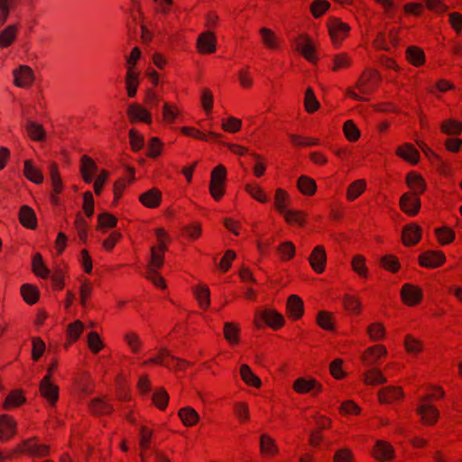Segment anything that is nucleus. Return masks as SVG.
Instances as JSON below:
<instances>
[{"label":"nucleus","mask_w":462,"mask_h":462,"mask_svg":"<svg viewBox=\"0 0 462 462\" xmlns=\"http://www.w3.org/2000/svg\"><path fill=\"white\" fill-rule=\"evenodd\" d=\"M171 363H174L172 367L179 370L184 369L185 366L189 365L187 361L172 356L166 348H162L159 351L158 356L152 357L149 361L144 362V365L159 364L167 368H171Z\"/></svg>","instance_id":"3"},{"label":"nucleus","mask_w":462,"mask_h":462,"mask_svg":"<svg viewBox=\"0 0 462 462\" xmlns=\"http://www.w3.org/2000/svg\"><path fill=\"white\" fill-rule=\"evenodd\" d=\"M374 454L377 459L383 461L393 457V449L388 443L378 441L375 445Z\"/></svg>","instance_id":"28"},{"label":"nucleus","mask_w":462,"mask_h":462,"mask_svg":"<svg viewBox=\"0 0 462 462\" xmlns=\"http://www.w3.org/2000/svg\"><path fill=\"white\" fill-rule=\"evenodd\" d=\"M50 175L52 182V189L55 193H60L62 189L61 180L59 175L58 167L56 164L50 165Z\"/></svg>","instance_id":"47"},{"label":"nucleus","mask_w":462,"mask_h":462,"mask_svg":"<svg viewBox=\"0 0 462 462\" xmlns=\"http://www.w3.org/2000/svg\"><path fill=\"white\" fill-rule=\"evenodd\" d=\"M16 423L14 419L8 415L0 416V438L8 439L15 433Z\"/></svg>","instance_id":"15"},{"label":"nucleus","mask_w":462,"mask_h":462,"mask_svg":"<svg viewBox=\"0 0 462 462\" xmlns=\"http://www.w3.org/2000/svg\"><path fill=\"white\" fill-rule=\"evenodd\" d=\"M19 219L21 224L30 229H34L37 226L36 215L32 208L23 205L20 208Z\"/></svg>","instance_id":"14"},{"label":"nucleus","mask_w":462,"mask_h":462,"mask_svg":"<svg viewBox=\"0 0 462 462\" xmlns=\"http://www.w3.org/2000/svg\"><path fill=\"white\" fill-rule=\"evenodd\" d=\"M417 412L421 416L424 423L433 424L439 418L438 410L429 403H423L417 408Z\"/></svg>","instance_id":"16"},{"label":"nucleus","mask_w":462,"mask_h":462,"mask_svg":"<svg viewBox=\"0 0 462 462\" xmlns=\"http://www.w3.org/2000/svg\"><path fill=\"white\" fill-rule=\"evenodd\" d=\"M329 4L324 0H317L311 5V12L315 17L321 16L328 8Z\"/></svg>","instance_id":"64"},{"label":"nucleus","mask_w":462,"mask_h":462,"mask_svg":"<svg viewBox=\"0 0 462 462\" xmlns=\"http://www.w3.org/2000/svg\"><path fill=\"white\" fill-rule=\"evenodd\" d=\"M126 88L128 96L133 97L136 95L138 86V74L132 70V67L129 68L126 73Z\"/></svg>","instance_id":"38"},{"label":"nucleus","mask_w":462,"mask_h":462,"mask_svg":"<svg viewBox=\"0 0 462 462\" xmlns=\"http://www.w3.org/2000/svg\"><path fill=\"white\" fill-rule=\"evenodd\" d=\"M247 192L256 200L262 203L268 201L267 197L263 194L262 189L257 185L248 184L246 185Z\"/></svg>","instance_id":"55"},{"label":"nucleus","mask_w":462,"mask_h":462,"mask_svg":"<svg viewBox=\"0 0 462 462\" xmlns=\"http://www.w3.org/2000/svg\"><path fill=\"white\" fill-rule=\"evenodd\" d=\"M198 48L201 52H214L216 51V38L212 32H207L198 38Z\"/></svg>","instance_id":"17"},{"label":"nucleus","mask_w":462,"mask_h":462,"mask_svg":"<svg viewBox=\"0 0 462 462\" xmlns=\"http://www.w3.org/2000/svg\"><path fill=\"white\" fill-rule=\"evenodd\" d=\"M445 261V255L441 252H426L420 256V265L428 268H436Z\"/></svg>","instance_id":"11"},{"label":"nucleus","mask_w":462,"mask_h":462,"mask_svg":"<svg viewBox=\"0 0 462 462\" xmlns=\"http://www.w3.org/2000/svg\"><path fill=\"white\" fill-rule=\"evenodd\" d=\"M260 448L262 453L265 455H274L278 452L274 440L265 434L260 437Z\"/></svg>","instance_id":"37"},{"label":"nucleus","mask_w":462,"mask_h":462,"mask_svg":"<svg viewBox=\"0 0 462 462\" xmlns=\"http://www.w3.org/2000/svg\"><path fill=\"white\" fill-rule=\"evenodd\" d=\"M407 58L414 66H420L424 62V53L417 47H409L407 49Z\"/></svg>","instance_id":"43"},{"label":"nucleus","mask_w":462,"mask_h":462,"mask_svg":"<svg viewBox=\"0 0 462 462\" xmlns=\"http://www.w3.org/2000/svg\"><path fill=\"white\" fill-rule=\"evenodd\" d=\"M57 366V362L53 361L48 367V374L43 377L40 383V391L42 395L51 403H55L59 398V388L51 382V374Z\"/></svg>","instance_id":"4"},{"label":"nucleus","mask_w":462,"mask_h":462,"mask_svg":"<svg viewBox=\"0 0 462 462\" xmlns=\"http://www.w3.org/2000/svg\"><path fill=\"white\" fill-rule=\"evenodd\" d=\"M260 33L262 35L263 43L268 48L273 49V48L276 47V44H275L276 37H275V35L273 34V32L270 29H267V28H264V27L261 28L260 29Z\"/></svg>","instance_id":"57"},{"label":"nucleus","mask_w":462,"mask_h":462,"mask_svg":"<svg viewBox=\"0 0 462 462\" xmlns=\"http://www.w3.org/2000/svg\"><path fill=\"white\" fill-rule=\"evenodd\" d=\"M344 133L346 137L351 142L356 141L360 136L358 128L351 120H348L344 124Z\"/></svg>","instance_id":"48"},{"label":"nucleus","mask_w":462,"mask_h":462,"mask_svg":"<svg viewBox=\"0 0 462 462\" xmlns=\"http://www.w3.org/2000/svg\"><path fill=\"white\" fill-rule=\"evenodd\" d=\"M403 396V393L400 388L396 387H384L378 393L379 401L382 403H388L395 400H399Z\"/></svg>","instance_id":"20"},{"label":"nucleus","mask_w":462,"mask_h":462,"mask_svg":"<svg viewBox=\"0 0 462 462\" xmlns=\"http://www.w3.org/2000/svg\"><path fill=\"white\" fill-rule=\"evenodd\" d=\"M298 188L303 194L312 195L315 193L317 186L313 179L303 175L298 180Z\"/></svg>","instance_id":"33"},{"label":"nucleus","mask_w":462,"mask_h":462,"mask_svg":"<svg viewBox=\"0 0 462 462\" xmlns=\"http://www.w3.org/2000/svg\"><path fill=\"white\" fill-rule=\"evenodd\" d=\"M396 153L412 164H416L419 162V152L411 143H405L403 146L399 147Z\"/></svg>","instance_id":"23"},{"label":"nucleus","mask_w":462,"mask_h":462,"mask_svg":"<svg viewBox=\"0 0 462 462\" xmlns=\"http://www.w3.org/2000/svg\"><path fill=\"white\" fill-rule=\"evenodd\" d=\"M194 293L199 305L207 309L210 304V291L207 286L199 285L194 288Z\"/></svg>","instance_id":"36"},{"label":"nucleus","mask_w":462,"mask_h":462,"mask_svg":"<svg viewBox=\"0 0 462 462\" xmlns=\"http://www.w3.org/2000/svg\"><path fill=\"white\" fill-rule=\"evenodd\" d=\"M163 254L157 252L155 247L151 249V261L148 266L146 278L150 280L154 285L164 288L165 282L162 276L157 273V270L162 266Z\"/></svg>","instance_id":"2"},{"label":"nucleus","mask_w":462,"mask_h":462,"mask_svg":"<svg viewBox=\"0 0 462 462\" xmlns=\"http://www.w3.org/2000/svg\"><path fill=\"white\" fill-rule=\"evenodd\" d=\"M179 416L186 426H193L199 419L198 412L191 407L180 409Z\"/></svg>","instance_id":"30"},{"label":"nucleus","mask_w":462,"mask_h":462,"mask_svg":"<svg viewBox=\"0 0 462 462\" xmlns=\"http://www.w3.org/2000/svg\"><path fill=\"white\" fill-rule=\"evenodd\" d=\"M161 199V192L156 189H152L140 196V201L147 208L158 207Z\"/></svg>","instance_id":"25"},{"label":"nucleus","mask_w":462,"mask_h":462,"mask_svg":"<svg viewBox=\"0 0 462 462\" xmlns=\"http://www.w3.org/2000/svg\"><path fill=\"white\" fill-rule=\"evenodd\" d=\"M129 137H130L132 148L134 151H139L143 148V146L144 144V139L135 130H134V129L130 130Z\"/></svg>","instance_id":"60"},{"label":"nucleus","mask_w":462,"mask_h":462,"mask_svg":"<svg viewBox=\"0 0 462 462\" xmlns=\"http://www.w3.org/2000/svg\"><path fill=\"white\" fill-rule=\"evenodd\" d=\"M21 293L25 302L31 305L34 304L39 297L37 289L30 284H23L21 288Z\"/></svg>","instance_id":"40"},{"label":"nucleus","mask_w":462,"mask_h":462,"mask_svg":"<svg viewBox=\"0 0 462 462\" xmlns=\"http://www.w3.org/2000/svg\"><path fill=\"white\" fill-rule=\"evenodd\" d=\"M386 355V349L383 346H374L368 348L363 355V362L365 365H373L380 356Z\"/></svg>","instance_id":"21"},{"label":"nucleus","mask_w":462,"mask_h":462,"mask_svg":"<svg viewBox=\"0 0 462 462\" xmlns=\"http://www.w3.org/2000/svg\"><path fill=\"white\" fill-rule=\"evenodd\" d=\"M288 197L289 195L285 190L278 189L274 198L275 208L280 213L283 214L284 218L288 223L302 226L304 224L303 214L300 211L286 209L285 201L287 200Z\"/></svg>","instance_id":"1"},{"label":"nucleus","mask_w":462,"mask_h":462,"mask_svg":"<svg viewBox=\"0 0 462 462\" xmlns=\"http://www.w3.org/2000/svg\"><path fill=\"white\" fill-rule=\"evenodd\" d=\"M306 110L310 113H312L319 107V103L317 100L312 88H309L305 92L304 98Z\"/></svg>","instance_id":"46"},{"label":"nucleus","mask_w":462,"mask_h":462,"mask_svg":"<svg viewBox=\"0 0 462 462\" xmlns=\"http://www.w3.org/2000/svg\"><path fill=\"white\" fill-rule=\"evenodd\" d=\"M257 318H261L267 325L276 329L284 323V318L282 314L274 310L266 309L257 314Z\"/></svg>","instance_id":"9"},{"label":"nucleus","mask_w":462,"mask_h":462,"mask_svg":"<svg viewBox=\"0 0 462 462\" xmlns=\"http://www.w3.org/2000/svg\"><path fill=\"white\" fill-rule=\"evenodd\" d=\"M421 229L419 226L409 225L402 232V240L404 245H411L417 244L420 239Z\"/></svg>","instance_id":"18"},{"label":"nucleus","mask_w":462,"mask_h":462,"mask_svg":"<svg viewBox=\"0 0 462 462\" xmlns=\"http://www.w3.org/2000/svg\"><path fill=\"white\" fill-rule=\"evenodd\" d=\"M309 261L312 269L316 273H321L325 270L327 262L325 248L321 245L316 246L310 254Z\"/></svg>","instance_id":"8"},{"label":"nucleus","mask_w":462,"mask_h":462,"mask_svg":"<svg viewBox=\"0 0 462 462\" xmlns=\"http://www.w3.org/2000/svg\"><path fill=\"white\" fill-rule=\"evenodd\" d=\"M83 329H84L83 323L79 320H77L69 325L68 335L71 340L75 341L79 337Z\"/></svg>","instance_id":"54"},{"label":"nucleus","mask_w":462,"mask_h":462,"mask_svg":"<svg viewBox=\"0 0 462 462\" xmlns=\"http://www.w3.org/2000/svg\"><path fill=\"white\" fill-rule=\"evenodd\" d=\"M240 374L243 381L248 384L254 387H260L261 380L260 378L253 373L251 368L247 365H242L240 367Z\"/></svg>","instance_id":"29"},{"label":"nucleus","mask_w":462,"mask_h":462,"mask_svg":"<svg viewBox=\"0 0 462 462\" xmlns=\"http://www.w3.org/2000/svg\"><path fill=\"white\" fill-rule=\"evenodd\" d=\"M441 130L446 134H459L462 132V124L455 120H448L442 123Z\"/></svg>","instance_id":"45"},{"label":"nucleus","mask_w":462,"mask_h":462,"mask_svg":"<svg viewBox=\"0 0 462 462\" xmlns=\"http://www.w3.org/2000/svg\"><path fill=\"white\" fill-rule=\"evenodd\" d=\"M17 33V26L14 24L8 25L0 32V48L9 47L15 40Z\"/></svg>","instance_id":"26"},{"label":"nucleus","mask_w":462,"mask_h":462,"mask_svg":"<svg viewBox=\"0 0 462 462\" xmlns=\"http://www.w3.org/2000/svg\"><path fill=\"white\" fill-rule=\"evenodd\" d=\"M238 328L233 323L226 322L224 327V335L226 340L231 343L237 342Z\"/></svg>","instance_id":"56"},{"label":"nucleus","mask_w":462,"mask_h":462,"mask_svg":"<svg viewBox=\"0 0 462 462\" xmlns=\"http://www.w3.org/2000/svg\"><path fill=\"white\" fill-rule=\"evenodd\" d=\"M128 115L133 120H142L146 123L151 121L150 114L136 104H133L129 106Z\"/></svg>","instance_id":"35"},{"label":"nucleus","mask_w":462,"mask_h":462,"mask_svg":"<svg viewBox=\"0 0 462 462\" xmlns=\"http://www.w3.org/2000/svg\"><path fill=\"white\" fill-rule=\"evenodd\" d=\"M169 396L165 390L160 389L152 394V401L154 404L161 410L166 408L168 404Z\"/></svg>","instance_id":"50"},{"label":"nucleus","mask_w":462,"mask_h":462,"mask_svg":"<svg viewBox=\"0 0 462 462\" xmlns=\"http://www.w3.org/2000/svg\"><path fill=\"white\" fill-rule=\"evenodd\" d=\"M297 49L300 51L303 56L310 61L313 62L315 60V47L313 43L311 42L310 39L302 36L298 42H297Z\"/></svg>","instance_id":"22"},{"label":"nucleus","mask_w":462,"mask_h":462,"mask_svg":"<svg viewBox=\"0 0 462 462\" xmlns=\"http://www.w3.org/2000/svg\"><path fill=\"white\" fill-rule=\"evenodd\" d=\"M90 411L96 415L108 414L113 411L112 406L103 399H94L89 404Z\"/></svg>","instance_id":"31"},{"label":"nucleus","mask_w":462,"mask_h":462,"mask_svg":"<svg viewBox=\"0 0 462 462\" xmlns=\"http://www.w3.org/2000/svg\"><path fill=\"white\" fill-rule=\"evenodd\" d=\"M365 189V181L364 180H357L354 181L347 189V199L349 200L356 199L360 196Z\"/></svg>","instance_id":"42"},{"label":"nucleus","mask_w":462,"mask_h":462,"mask_svg":"<svg viewBox=\"0 0 462 462\" xmlns=\"http://www.w3.org/2000/svg\"><path fill=\"white\" fill-rule=\"evenodd\" d=\"M45 351V343L39 337L32 338V357L34 361L40 359Z\"/></svg>","instance_id":"52"},{"label":"nucleus","mask_w":462,"mask_h":462,"mask_svg":"<svg viewBox=\"0 0 462 462\" xmlns=\"http://www.w3.org/2000/svg\"><path fill=\"white\" fill-rule=\"evenodd\" d=\"M26 132L29 136L36 142H42L45 139V131L43 127L31 120H28L25 125Z\"/></svg>","instance_id":"27"},{"label":"nucleus","mask_w":462,"mask_h":462,"mask_svg":"<svg viewBox=\"0 0 462 462\" xmlns=\"http://www.w3.org/2000/svg\"><path fill=\"white\" fill-rule=\"evenodd\" d=\"M75 227L77 229V232H78V235H79L80 240L85 242L87 239L88 224H87L86 220L84 219V217L80 214L77 215V217L75 220Z\"/></svg>","instance_id":"53"},{"label":"nucleus","mask_w":462,"mask_h":462,"mask_svg":"<svg viewBox=\"0 0 462 462\" xmlns=\"http://www.w3.org/2000/svg\"><path fill=\"white\" fill-rule=\"evenodd\" d=\"M24 401L25 398L23 396L20 391H14L7 395L4 403V407L5 409L8 410L13 407L19 406L20 404L23 403Z\"/></svg>","instance_id":"41"},{"label":"nucleus","mask_w":462,"mask_h":462,"mask_svg":"<svg viewBox=\"0 0 462 462\" xmlns=\"http://www.w3.org/2000/svg\"><path fill=\"white\" fill-rule=\"evenodd\" d=\"M303 301L297 295H291L287 301L288 314L293 319H299L303 314Z\"/></svg>","instance_id":"19"},{"label":"nucleus","mask_w":462,"mask_h":462,"mask_svg":"<svg viewBox=\"0 0 462 462\" xmlns=\"http://www.w3.org/2000/svg\"><path fill=\"white\" fill-rule=\"evenodd\" d=\"M436 234H437L439 240L440 241L441 244H448L451 241H453V239L455 237L454 232L448 227L437 229Z\"/></svg>","instance_id":"59"},{"label":"nucleus","mask_w":462,"mask_h":462,"mask_svg":"<svg viewBox=\"0 0 462 462\" xmlns=\"http://www.w3.org/2000/svg\"><path fill=\"white\" fill-rule=\"evenodd\" d=\"M97 220L100 228L114 227L117 223L116 217L106 212L99 214Z\"/></svg>","instance_id":"51"},{"label":"nucleus","mask_w":462,"mask_h":462,"mask_svg":"<svg viewBox=\"0 0 462 462\" xmlns=\"http://www.w3.org/2000/svg\"><path fill=\"white\" fill-rule=\"evenodd\" d=\"M367 332L374 340H379L384 336V328L379 323H374L368 327Z\"/></svg>","instance_id":"62"},{"label":"nucleus","mask_w":462,"mask_h":462,"mask_svg":"<svg viewBox=\"0 0 462 462\" xmlns=\"http://www.w3.org/2000/svg\"><path fill=\"white\" fill-rule=\"evenodd\" d=\"M226 176V170L223 165L217 166L211 172L210 194L218 200L224 194V184Z\"/></svg>","instance_id":"5"},{"label":"nucleus","mask_w":462,"mask_h":462,"mask_svg":"<svg viewBox=\"0 0 462 462\" xmlns=\"http://www.w3.org/2000/svg\"><path fill=\"white\" fill-rule=\"evenodd\" d=\"M421 296L420 289L412 284L406 283L402 288V298L409 305L417 304L420 300Z\"/></svg>","instance_id":"10"},{"label":"nucleus","mask_w":462,"mask_h":462,"mask_svg":"<svg viewBox=\"0 0 462 462\" xmlns=\"http://www.w3.org/2000/svg\"><path fill=\"white\" fill-rule=\"evenodd\" d=\"M277 250L280 253V254L283 260L291 259L295 254V247H294L293 244L290 241H286V242L281 244L278 246Z\"/></svg>","instance_id":"49"},{"label":"nucleus","mask_w":462,"mask_h":462,"mask_svg":"<svg viewBox=\"0 0 462 462\" xmlns=\"http://www.w3.org/2000/svg\"><path fill=\"white\" fill-rule=\"evenodd\" d=\"M33 272L36 275L42 278H48L50 276V270L44 265L42 257L40 254H36L32 259Z\"/></svg>","instance_id":"39"},{"label":"nucleus","mask_w":462,"mask_h":462,"mask_svg":"<svg viewBox=\"0 0 462 462\" xmlns=\"http://www.w3.org/2000/svg\"><path fill=\"white\" fill-rule=\"evenodd\" d=\"M407 184L414 191L415 196H417L420 193H422L425 189L424 180L420 175L414 172H410L407 175Z\"/></svg>","instance_id":"32"},{"label":"nucleus","mask_w":462,"mask_h":462,"mask_svg":"<svg viewBox=\"0 0 462 462\" xmlns=\"http://www.w3.org/2000/svg\"><path fill=\"white\" fill-rule=\"evenodd\" d=\"M88 343L90 349L97 353L102 348V342L97 332H90L88 337Z\"/></svg>","instance_id":"63"},{"label":"nucleus","mask_w":462,"mask_h":462,"mask_svg":"<svg viewBox=\"0 0 462 462\" xmlns=\"http://www.w3.org/2000/svg\"><path fill=\"white\" fill-rule=\"evenodd\" d=\"M328 30L334 44L340 43L349 32V26L339 19H332L328 23Z\"/></svg>","instance_id":"7"},{"label":"nucleus","mask_w":462,"mask_h":462,"mask_svg":"<svg viewBox=\"0 0 462 462\" xmlns=\"http://www.w3.org/2000/svg\"><path fill=\"white\" fill-rule=\"evenodd\" d=\"M13 75L14 77V83L19 88H27L34 80V73L27 65H21L18 69H15Z\"/></svg>","instance_id":"6"},{"label":"nucleus","mask_w":462,"mask_h":462,"mask_svg":"<svg viewBox=\"0 0 462 462\" xmlns=\"http://www.w3.org/2000/svg\"><path fill=\"white\" fill-rule=\"evenodd\" d=\"M400 205L406 214L414 216L420 210V201L415 195L411 197L409 194H403L401 198Z\"/></svg>","instance_id":"12"},{"label":"nucleus","mask_w":462,"mask_h":462,"mask_svg":"<svg viewBox=\"0 0 462 462\" xmlns=\"http://www.w3.org/2000/svg\"><path fill=\"white\" fill-rule=\"evenodd\" d=\"M23 173L29 180L36 184H40L43 180L42 171L33 165L32 161L31 160H26L24 162Z\"/></svg>","instance_id":"24"},{"label":"nucleus","mask_w":462,"mask_h":462,"mask_svg":"<svg viewBox=\"0 0 462 462\" xmlns=\"http://www.w3.org/2000/svg\"><path fill=\"white\" fill-rule=\"evenodd\" d=\"M241 125L242 122L239 119L230 116L226 122L222 123V128L225 131L236 133L240 130Z\"/></svg>","instance_id":"61"},{"label":"nucleus","mask_w":462,"mask_h":462,"mask_svg":"<svg viewBox=\"0 0 462 462\" xmlns=\"http://www.w3.org/2000/svg\"><path fill=\"white\" fill-rule=\"evenodd\" d=\"M23 451L32 456L43 457L48 454V447L32 441H26L23 444Z\"/></svg>","instance_id":"34"},{"label":"nucleus","mask_w":462,"mask_h":462,"mask_svg":"<svg viewBox=\"0 0 462 462\" xmlns=\"http://www.w3.org/2000/svg\"><path fill=\"white\" fill-rule=\"evenodd\" d=\"M405 348L409 353H419L421 350V343L413 337L408 335L405 337Z\"/></svg>","instance_id":"58"},{"label":"nucleus","mask_w":462,"mask_h":462,"mask_svg":"<svg viewBox=\"0 0 462 462\" xmlns=\"http://www.w3.org/2000/svg\"><path fill=\"white\" fill-rule=\"evenodd\" d=\"M293 389L299 393H307L313 390L320 392L322 390V386L313 379L307 380L303 377H300L294 382Z\"/></svg>","instance_id":"13"},{"label":"nucleus","mask_w":462,"mask_h":462,"mask_svg":"<svg viewBox=\"0 0 462 462\" xmlns=\"http://www.w3.org/2000/svg\"><path fill=\"white\" fill-rule=\"evenodd\" d=\"M365 381L367 384H378L385 383L386 379L381 371L376 368H372L366 372Z\"/></svg>","instance_id":"44"}]
</instances>
